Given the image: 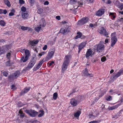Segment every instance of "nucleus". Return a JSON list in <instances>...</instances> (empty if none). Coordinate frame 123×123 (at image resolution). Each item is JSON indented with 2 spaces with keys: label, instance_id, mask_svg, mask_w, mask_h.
Here are the masks:
<instances>
[{
  "label": "nucleus",
  "instance_id": "1",
  "mask_svg": "<svg viewBox=\"0 0 123 123\" xmlns=\"http://www.w3.org/2000/svg\"><path fill=\"white\" fill-rule=\"evenodd\" d=\"M70 56V55H66L65 56V60L63 62L62 66V71H63L67 69L70 62L69 59Z\"/></svg>",
  "mask_w": 123,
  "mask_h": 123
},
{
  "label": "nucleus",
  "instance_id": "2",
  "mask_svg": "<svg viewBox=\"0 0 123 123\" xmlns=\"http://www.w3.org/2000/svg\"><path fill=\"white\" fill-rule=\"evenodd\" d=\"M25 111V112L32 117H35L39 113L36 111L31 109L30 110L26 109Z\"/></svg>",
  "mask_w": 123,
  "mask_h": 123
},
{
  "label": "nucleus",
  "instance_id": "3",
  "mask_svg": "<svg viewBox=\"0 0 123 123\" xmlns=\"http://www.w3.org/2000/svg\"><path fill=\"white\" fill-rule=\"evenodd\" d=\"M19 74V71L18 70L17 71L14 73L10 74L8 76V78L10 80H13L14 79H17Z\"/></svg>",
  "mask_w": 123,
  "mask_h": 123
},
{
  "label": "nucleus",
  "instance_id": "4",
  "mask_svg": "<svg viewBox=\"0 0 123 123\" xmlns=\"http://www.w3.org/2000/svg\"><path fill=\"white\" fill-rule=\"evenodd\" d=\"M104 42L103 41H100L97 45L96 48L97 51L99 52H101V51L104 49L105 46L104 45Z\"/></svg>",
  "mask_w": 123,
  "mask_h": 123
},
{
  "label": "nucleus",
  "instance_id": "5",
  "mask_svg": "<svg viewBox=\"0 0 123 123\" xmlns=\"http://www.w3.org/2000/svg\"><path fill=\"white\" fill-rule=\"evenodd\" d=\"M89 18L87 17H85L81 19L80 20L78 21L77 22V25H78L81 26L87 23Z\"/></svg>",
  "mask_w": 123,
  "mask_h": 123
},
{
  "label": "nucleus",
  "instance_id": "6",
  "mask_svg": "<svg viewBox=\"0 0 123 123\" xmlns=\"http://www.w3.org/2000/svg\"><path fill=\"white\" fill-rule=\"evenodd\" d=\"M25 57L24 60L23 61V62L27 61L29 59L30 55V51L29 50L26 49L25 51Z\"/></svg>",
  "mask_w": 123,
  "mask_h": 123
},
{
  "label": "nucleus",
  "instance_id": "7",
  "mask_svg": "<svg viewBox=\"0 0 123 123\" xmlns=\"http://www.w3.org/2000/svg\"><path fill=\"white\" fill-rule=\"evenodd\" d=\"M99 33L100 34H103L105 36H106L107 38H109V36H108L109 35V33L104 27H102L101 29L99 32Z\"/></svg>",
  "mask_w": 123,
  "mask_h": 123
},
{
  "label": "nucleus",
  "instance_id": "8",
  "mask_svg": "<svg viewBox=\"0 0 123 123\" xmlns=\"http://www.w3.org/2000/svg\"><path fill=\"white\" fill-rule=\"evenodd\" d=\"M39 42V40H37L36 41H30L29 42L28 44L29 45H31V47L32 49L34 48V46L37 44Z\"/></svg>",
  "mask_w": 123,
  "mask_h": 123
},
{
  "label": "nucleus",
  "instance_id": "9",
  "mask_svg": "<svg viewBox=\"0 0 123 123\" xmlns=\"http://www.w3.org/2000/svg\"><path fill=\"white\" fill-rule=\"evenodd\" d=\"M111 46L113 47L114 45L117 42V39L116 37L115 36H114L111 38Z\"/></svg>",
  "mask_w": 123,
  "mask_h": 123
},
{
  "label": "nucleus",
  "instance_id": "10",
  "mask_svg": "<svg viewBox=\"0 0 123 123\" xmlns=\"http://www.w3.org/2000/svg\"><path fill=\"white\" fill-rule=\"evenodd\" d=\"M31 88V87H26L24 89L22 90L21 92L20 93V96H22L27 93L29 91Z\"/></svg>",
  "mask_w": 123,
  "mask_h": 123
},
{
  "label": "nucleus",
  "instance_id": "11",
  "mask_svg": "<svg viewBox=\"0 0 123 123\" xmlns=\"http://www.w3.org/2000/svg\"><path fill=\"white\" fill-rule=\"evenodd\" d=\"M104 9H100L97 12L96 15L98 16H101L104 14Z\"/></svg>",
  "mask_w": 123,
  "mask_h": 123
},
{
  "label": "nucleus",
  "instance_id": "12",
  "mask_svg": "<svg viewBox=\"0 0 123 123\" xmlns=\"http://www.w3.org/2000/svg\"><path fill=\"white\" fill-rule=\"evenodd\" d=\"M84 74L85 76H89L90 77H92L93 75L91 74H89L88 73V70L87 68H85L84 70Z\"/></svg>",
  "mask_w": 123,
  "mask_h": 123
},
{
  "label": "nucleus",
  "instance_id": "13",
  "mask_svg": "<svg viewBox=\"0 0 123 123\" xmlns=\"http://www.w3.org/2000/svg\"><path fill=\"white\" fill-rule=\"evenodd\" d=\"M40 23L39 26H41L44 27L46 26V23L45 21L43 18L40 20Z\"/></svg>",
  "mask_w": 123,
  "mask_h": 123
},
{
  "label": "nucleus",
  "instance_id": "14",
  "mask_svg": "<svg viewBox=\"0 0 123 123\" xmlns=\"http://www.w3.org/2000/svg\"><path fill=\"white\" fill-rule=\"evenodd\" d=\"M93 51L91 49H88L87 51L86 54V56L87 58L92 55Z\"/></svg>",
  "mask_w": 123,
  "mask_h": 123
},
{
  "label": "nucleus",
  "instance_id": "15",
  "mask_svg": "<svg viewBox=\"0 0 123 123\" xmlns=\"http://www.w3.org/2000/svg\"><path fill=\"white\" fill-rule=\"evenodd\" d=\"M70 103L73 106H75L77 105V100L73 98L71 99Z\"/></svg>",
  "mask_w": 123,
  "mask_h": 123
},
{
  "label": "nucleus",
  "instance_id": "16",
  "mask_svg": "<svg viewBox=\"0 0 123 123\" xmlns=\"http://www.w3.org/2000/svg\"><path fill=\"white\" fill-rule=\"evenodd\" d=\"M36 60L37 59H36L31 58V60L30 62L29 63L31 65L32 67H33L36 63Z\"/></svg>",
  "mask_w": 123,
  "mask_h": 123
},
{
  "label": "nucleus",
  "instance_id": "17",
  "mask_svg": "<svg viewBox=\"0 0 123 123\" xmlns=\"http://www.w3.org/2000/svg\"><path fill=\"white\" fill-rule=\"evenodd\" d=\"M22 18L24 19H26L28 16L29 14L27 12H22L21 14Z\"/></svg>",
  "mask_w": 123,
  "mask_h": 123
},
{
  "label": "nucleus",
  "instance_id": "18",
  "mask_svg": "<svg viewBox=\"0 0 123 123\" xmlns=\"http://www.w3.org/2000/svg\"><path fill=\"white\" fill-rule=\"evenodd\" d=\"M67 32V30H66V28L64 29L63 28H61L59 31L58 33H61L63 35H64V34Z\"/></svg>",
  "mask_w": 123,
  "mask_h": 123
},
{
  "label": "nucleus",
  "instance_id": "19",
  "mask_svg": "<svg viewBox=\"0 0 123 123\" xmlns=\"http://www.w3.org/2000/svg\"><path fill=\"white\" fill-rule=\"evenodd\" d=\"M43 59H44L39 62V63L37 67V68H39L41 67L43 62H44V61H43Z\"/></svg>",
  "mask_w": 123,
  "mask_h": 123
},
{
  "label": "nucleus",
  "instance_id": "20",
  "mask_svg": "<svg viewBox=\"0 0 123 123\" xmlns=\"http://www.w3.org/2000/svg\"><path fill=\"white\" fill-rule=\"evenodd\" d=\"M19 113L20 116V117L23 118L25 117V114L23 113L22 111L21 110H20L19 111Z\"/></svg>",
  "mask_w": 123,
  "mask_h": 123
},
{
  "label": "nucleus",
  "instance_id": "21",
  "mask_svg": "<svg viewBox=\"0 0 123 123\" xmlns=\"http://www.w3.org/2000/svg\"><path fill=\"white\" fill-rule=\"evenodd\" d=\"M120 105L119 104L110 107L109 109L110 110H112L115 109L117 108Z\"/></svg>",
  "mask_w": 123,
  "mask_h": 123
},
{
  "label": "nucleus",
  "instance_id": "22",
  "mask_svg": "<svg viewBox=\"0 0 123 123\" xmlns=\"http://www.w3.org/2000/svg\"><path fill=\"white\" fill-rule=\"evenodd\" d=\"M54 53V52L52 50H50L48 53V55L50 56L52 58Z\"/></svg>",
  "mask_w": 123,
  "mask_h": 123
},
{
  "label": "nucleus",
  "instance_id": "23",
  "mask_svg": "<svg viewBox=\"0 0 123 123\" xmlns=\"http://www.w3.org/2000/svg\"><path fill=\"white\" fill-rule=\"evenodd\" d=\"M77 35L75 37V39H77L79 38H80L81 36L82 33L79 31L77 32Z\"/></svg>",
  "mask_w": 123,
  "mask_h": 123
},
{
  "label": "nucleus",
  "instance_id": "24",
  "mask_svg": "<svg viewBox=\"0 0 123 123\" xmlns=\"http://www.w3.org/2000/svg\"><path fill=\"white\" fill-rule=\"evenodd\" d=\"M4 3L8 7H9L11 6L10 2L8 0H4Z\"/></svg>",
  "mask_w": 123,
  "mask_h": 123
},
{
  "label": "nucleus",
  "instance_id": "25",
  "mask_svg": "<svg viewBox=\"0 0 123 123\" xmlns=\"http://www.w3.org/2000/svg\"><path fill=\"white\" fill-rule=\"evenodd\" d=\"M39 112H41V113H40L38 115V117H41L43 116L44 114V111L42 110H40L39 111Z\"/></svg>",
  "mask_w": 123,
  "mask_h": 123
},
{
  "label": "nucleus",
  "instance_id": "26",
  "mask_svg": "<svg viewBox=\"0 0 123 123\" xmlns=\"http://www.w3.org/2000/svg\"><path fill=\"white\" fill-rule=\"evenodd\" d=\"M81 111H78L77 112L74 114V117H79L80 114H81Z\"/></svg>",
  "mask_w": 123,
  "mask_h": 123
},
{
  "label": "nucleus",
  "instance_id": "27",
  "mask_svg": "<svg viewBox=\"0 0 123 123\" xmlns=\"http://www.w3.org/2000/svg\"><path fill=\"white\" fill-rule=\"evenodd\" d=\"M85 46V44L84 43H81L79 46L78 49L81 50L82 48L84 47Z\"/></svg>",
  "mask_w": 123,
  "mask_h": 123
},
{
  "label": "nucleus",
  "instance_id": "28",
  "mask_svg": "<svg viewBox=\"0 0 123 123\" xmlns=\"http://www.w3.org/2000/svg\"><path fill=\"white\" fill-rule=\"evenodd\" d=\"M123 73V70H122V69H120L119 71L117 73V74H116L117 76L118 77L120 76L121 74Z\"/></svg>",
  "mask_w": 123,
  "mask_h": 123
},
{
  "label": "nucleus",
  "instance_id": "29",
  "mask_svg": "<svg viewBox=\"0 0 123 123\" xmlns=\"http://www.w3.org/2000/svg\"><path fill=\"white\" fill-rule=\"evenodd\" d=\"M58 94L57 92L54 93L53 94V98L55 100L58 97Z\"/></svg>",
  "mask_w": 123,
  "mask_h": 123
},
{
  "label": "nucleus",
  "instance_id": "30",
  "mask_svg": "<svg viewBox=\"0 0 123 123\" xmlns=\"http://www.w3.org/2000/svg\"><path fill=\"white\" fill-rule=\"evenodd\" d=\"M6 25L5 22L3 20H1L0 21V25L2 26H4Z\"/></svg>",
  "mask_w": 123,
  "mask_h": 123
},
{
  "label": "nucleus",
  "instance_id": "31",
  "mask_svg": "<svg viewBox=\"0 0 123 123\" xmlns=\"http://www.w3.org/2000/svg\"><path fill=\"white\" fill-rule=\"evenodd\" d=\"M6 65L7 66H10L12 65V64L10 62V60H9V61H7L6 62Z\"/></svg>",
  "mask_w": 123,
  "mask_h": 123
},
{
  "label": "nucleus",
  "instance_id": "32",
  "mask_svg": "<svg viewBox=\"0 0 123 123\" xmlns=\"http://www.w3.org/2000/svg\"><path fill=\"white\" fill-rule=\"evenodd\" d=\"M38 10L37 11V12L39 14H40L42 13L43 12V10L42 8H38Z\"/></svg>",
  "mask_w": 123,
  "mask_h": 123
},
{
  "label": "nucleus",
  "instance_id": "33",
  "mask_svg": "<svg viewBox=\"0 0 123 123\" xmlns=\"http://www.w3.org/2000/svg\"><path fill=\"white\" fill-rule=\"evenodd\" d=\"M52 57L49 55H47V56L46 57L45 59V60L44 61H47L49 59H50Z\"/></svg>",
  "mask_w": 123,
  "mask_h": 123
},
{
  "label": "nucleus",
  "instance_id": "34",
  "mask_svg": "<svg viewBox=\"0 0 123 123\" xmlns=\"http://www.w3.org/2000/svg\"><path fill=\"white\" fill-rule=\"evenodd\" d=\"M33 67L29 63L28 66L25 68L26 70H29L31 68Z\"/></svg>",
  "mask_w": 123,
  "mask_h": 123
},
{
  "label": "nucleus",
  "instance_id": "35",
  "mask_svg": "<svg viewBox=\"0 0 123 123\" xmlns=\"http://www.w3.org/2000/svg\"><path fill=\"white\" fill-rule=\"evenodd\" d=\"M114 14L115 13L113 12H110V13L109 15L111 16V17L113 18V19H114L116 17L114 15Z\"/></svg>",
  "mask_w": 123,
  "mask_h": 123
},
{
  "label": "nucleus",
  "instance_id": "36",
  "mask_svg": "<svg viewBox=\"0 0 123 123\" xmlns=\"http://www.w3.org/2000/svg\"><path fill=\"white\" fill-rule=\"evenodd\" d=\"M41 27H36L35 28V31L37 32H39L41 28Z\"/></svg>",
  "mask_w": 123,
  "mask_h": 123
},
{
  "label": "nucleus",
  "instance_id": "37",
  "mask_svg": "<svg viewBox=\"0 0 123 123\" xmlns=\"http://www.w3.org/2000/svg\"><path fill=\"white\" fill-rule=\"evenodd\" d=\"M29 28V27H24L22 26L21 27V29L23 31H25Z\"/></svg>",
  "mask_w": 123,
  "mask_h": 123
},
{
  "label": "nucleus",
  "instance_id": "38",
  "mask_svg": "<svg viewBox=\"0 0 123 123\" xmlns=\"http://www.w3.org/2000/svg\"><path fill=\"white\" fill-rule=\"evenodd\" d=\"M78 4L79 5V6H78L77 8H76V9H77L79 6H80L81 7H82V6L83 5H84V4H85V3H84L83 2H78Z\"/></svg>",
  "mask_w": 123,
  "mask_h": 123
},
{
  "label": "nucleus",
  "instance_id": "39",
  "mask_svg": "<svg viewBox=\"0 0 123 123\" xmlns=\"http://www.w3.org/2000/svg\"><path fill=\"white\" fill-rule=\"evenodd\" d=\"M2 73L3 75L6 77H7L8 74V73L7 72H6V71H4Z\"/></svg>",
  "mask_w": 123,
  "mask_h": 123
},
{
  "label": "nucleus",
  "instance_id": "40",
  "mask_svg": "<svg viewBox=\"0 0 123 123\" xmlns=\"http://www.w3.org/2000/svg\"><path fill=\"white\" fill-rule=\"evenodd\" d=\"M21 11L25 12L26 10V8L24 6H22L21 8Z\"/></svg>",
  "mask_w": 123,
  "mask_h": 123
},
{
  "label": "nucleus",
  "instance_id": "41",
  "mask_svg": "<svg viewBox=\"0 0 123 123\" xmlns=\"http://www.w3.org/2000/svg\"><path fill=\"white\" fill-rule=\"evenodd\" d=\"M106 99L108 101H111L112 99V97L111 96H109L107 97Z\"/></svg>",
  "mask_w": 123,
  "mask_h": 123
},
{
  "label": "nucleus",
  "instance_id": "42",
  "mask_svg": "<svg viewBox=\"0 0 123 123\" xmlns=\"http://www.w3.org/2000/svg\"><path fill=\"white\" fill-rule=\"evenodd\" d=\"M106 57L105 56H104L101 58V61L102 62H104L106 60Z\"/></svg>",
  "mask_w": 123,
  "mask_h": 123
},
{
  "label": "nucleus",
  "instance_id": "43",
  "mask_svg": "<svg viewBox=\"0 0 123 123\" xmlns=\"http://www.w3.org/2000/svg\"><path fill=\"white\" fill-rule=\"evenodd\" d=\"M118 77L117 76L116 74L115 75H113L111 77V78L113 80H114L117 79Z\"/></svg>",
  "mask_w": 123,
  "mask_h": 123
},
{
  "label": "nucleus",
  "instance_id": "44",
  "mask_svg": "<svg viewBox=\"0 0 123 123\" xmlns=\"http://www.w3.org/2000/svg\"><path fill=\"white\" fill-rule=\"evenodd\" d=\"M77 2V0H70V2L72 4H74L75 3Z\"/></svg>",
  "mask_w": 123,
  "mask_h": 123
},
{
  "label": "nucleus",
  "instance_id": "45",
  "mask_svg": "<svg viewBox=\"0 0 123 123\" xmlns=\"http://www.w3.org/2000/svg\"><path fill=\"white\" fill-rule=\"evenodd\" d=\"M119 8L121 10H122L123 9V3H121Z\"/></svg>",
  "mask_w": 123,
  "mask_h": 123
},
{
  "label": "nucleus",
  "instance_id": "46",
  "mask_svg": "<svg viewBox=\"0 0 123 123\" xmlns=\"http://www.w3.org/2000/svg\"><path fill=\"white\" fill-rule=\"evenodd\" d=\"M11 55V54L10 53H7L6 54V57L9 60L10 59V56Z\"/></svg>",
  "mask_w": 123,
  "mask_h": 123
},
{
  "label": "nucleus",
  "instance_id": "47",
  "mask_svg": "<svg viewBox=\"0 0 123 123\" xmlns=\"http://www.w3.org/2000/svg\"><path fill=\"white\" fill-rule=\"evenodd\" d=\"M19 2L21 4H23L25 3V1L23 0H19Z\"/></svg>",
  "mask_w": 123,
  "mask_h": 123
},
{
  "label": "nucleus",
  "instance_id": "48",
  "mask_svg": "<svg viewBox=\"0 0 123 123\" xmlns=\"http://www.w3.org/2000/svg\"><path fill=\"white\" fill-rule=\"evenodd\" d=\"M66 30H67V33L70 32L71 29L69 27H68L67 28H66Z\"/></svg>",
  "mask_w": 123,
  "mask_h": 123
},
{
  "label": "nucleus",
  "instance_id": "49",
  "mask_svg": "<svg viewBox=\"0 0 123 123\" xmlns=\"http://www.w3.org/2000/svg\"><path fill=\"white\" fill-rule=\"evenodd\" d=\"M32 58L35 59H37V57L36 54H34L32 55Z\"/></svg>",
  "mask_w": 123,
  "mask_h": 123
},
{
  "label": "nucleus",
  "instance_id": "50",
  "mask_svg": "<svg viewBox=\"0 0 123 123\" xmlns=\"http://www.w3.org/2000/svg\"><path fill=\"white\" fill-rule=\"evenodd\" d=\"M35 1V0H29V2L31 4H34Z\"/></svg>",
  "mask_w": 123,
  "mask_h": 123
},
{
  "label": "nucleus",
  "instance_id": "51",
  "mask_svg": "<svg viewBox=\"0 0 123 123\" xmlns=\"http://www.w3.org/2000/svg\"><path fill=\"white\" fill-rule=\"evenodd\" d=\"M45 53V52L43 51L41 53H39L38 54V56H42Z\"/></svg>",
  "mask_w": 123,
  "mask_h": 123
},
{
  "label": "nucleus",
  "instance_id": "52",
  "mask_svg": "<svg viewBox=\"0 0 123 123\" xmlns=\"http://www.w3.org/2000/svg\"><path fill=\"white\" fill-rule=\"evenodd\" d=\"M38 121L37 120L30 121L29 122L31 123H35L36 122Z\"/></svg>",
  "mask_w": 123,
  "mask_h": 123
},
{
  "label": "nucleus",
  "instance_id": "53",
  "mask_svg": "<svg viewBox=\"0 0 123 123\" xmlns=\"http://www.w3.org/2000/svg\"><path fill=\"white\" fill-rule=\"evenodd\" d=\"M47 45H45L43 48V49L44 50H45L47 48Z\"/></svg>",
  "mask_w": 123,
  "mask_h": 123
},
{
  "label": "nucleus",
  "instance_id": "54",
  "mask_svg": "<svg viewBox=\"0 0 123 123\" xmlns=\"http://www.w3.org/2000/svg\"><path fill=\"white\" fill-rule=\"evenodd\" d=\"M3 13L4 14H6L7 13V11L6 10H3Z\"/></svg>",
  "mask_w": 123,
  "mask_h": 123
},
{
  "label": "nucleus",
  "instance_id": "55",
  "mask_svg": "<svg viewBox=\"0 0 123 123\" xmlns=\"http://www.w3.org/2000/svg\"><path fill=\"white\" fill-rule=\"evenodd\" d=\"M14 15V13L12 12H10L9 14V15L10 16H12Z\"/></svg>",
  "mask_w": 123,
  "mask_h": 123
},
{
  "label": "nucleus",
  "instance_id": "56",
  "mask_svg": "<svg viewBox=\"0 0 123 123\" xmlns=\"http://www.w3.org/2000/svg\"><path fill=\"white\" fill-rule=\"evenodd\" d=\"M82 97V96H81L79 95V96H78V98H80V99H78V101H81V98Z\"/></svg>",
  "mask_w": 123,
  "mask_h": 123
},
{
  "label": "nucleus",
  "instance_id": "57",
  "mask_svg": "<svg viewBox=\"0 0 123 123\" xmlns=\"http://www.w3.org/2000/svg\"><path fill=\"white\" fill-rule=\"evenodd\" d=\"M49 2L48 1H45L44 3V5H48L49 4Z\"/></svg>",
  "mask_w": 123,
  "mask_h": 123
},
{
  "label": "nucleus",
  "instance_id": "58",
  "mask_svg": "<svg viewBox=\"0 0 123 123\" xmlns=\"http://www.w3.org/2000/svg\"><path fill=\"white\" fill-rule=\"evenodd\" d=\"M56 19L58 20H59L60 19V17L59 16H56Z\"/></svg>",
  "mask_w": 123,
  "mask_h": 123
},
{
  "label": "nucleus",
  "instance_id": "59",
  "mask_svg": "<svg viewBox=\"0 0 123 123\" xmlns=\"http://www.w3.org/2000/svg\"><path fill=\"white\" fill-rule=\"evenodd\" d=\"M97 122V121H91L88 123H96Z\"/></svg>",
  "mask_w": 123,
  "mask_h": 123
},
{
  "label": "nucleus",
  "instance_id": "60",
  "mask_svg": "<svg viewBox=\"0 0 123 123\" xmlns=\"http://www.w3.org/2000/svg\"><path fill=\"white\" fill-rule=\"evenodd\" d=\"M15 87V86L14 84H13L11 86V89H14Z\"/></svg>",
  "mask_w": 123,
  "mask_h": 123
},
{
  "label": "nucleus",
  "instance_id": "61",
  "mask_svg": "<svg viewBox=\"0 0 123 123\" xmlns=\"http://www.w3.org/2000/svg\"><path fill=\"white\" fill-rule=\"evenodd\" d=\"M54 62L53 61H52L51 62H50L49 64V66H51L52 64H54Z\"/></svg>",
  "mask_w": 123,
  "mask_h": 123
},
{
  "label": "nucleus",
  "instance_id": "62",
  "mask_svg": "<svg viewBox=\"0 0 123 123\" xmlns=\"http://www.w3.org/2000/svg\"><path fill=\"white\" fill-rule=\"evenodd\" d=\"M76 91H75V90L74 89H73L72 91V92H71L70 93V95H70L71 94H73V93H74L75 92H76Z\"/></svg>",
  "mask_w": 123,
  "mask_h": 123
},
{
  "label": "nucleus",
  "instance_id": "63",
  "mask_svg": "<svg viewBox=\"0 0 123 123\" xmlns=\"http://www.w3.org/2000/svg\"><path fill=\"white\" fill-rule=\"evenodd\" d=\"M105 42L107 43L109 42V39L108 38H106L105 40Z\"/></svg>",
  "mask_w": 123,
  "mask_h": 123
},
{
  "label": "nucleus",
  "instance_id": "64",
  "mask_svg": "<svg viewBox=\"0 0 123 123\" xmlns=\"http://www.w3.org/2000/svg\"><path fill=\"white\" fill-rule=\"evenodd\" d=\"M118 20L120 21H122L123 22V18H119V19H118Z\"/></svg>",
  "mask_w": 123,
  "mask_h": 123
}]
</instances>
